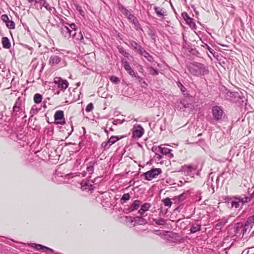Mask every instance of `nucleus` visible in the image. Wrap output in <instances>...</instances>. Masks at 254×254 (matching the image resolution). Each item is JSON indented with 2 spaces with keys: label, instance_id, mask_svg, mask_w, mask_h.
Wrapping results in <instances>:
<instances>
[{
  "label": "nucleus",
  "instance_id": "f257e3e1",
  "mask_svg": "<svg viewBox=\"0 0 254 254\" xmlns=\"http://www.w3.org/2000/svg\"><path fill=\"white\" fill-rule=\"evenodd\" d=\"M223 108L219 106H215L212 109V114L213 119L217 121H220L222 119L224 115Z\"/></svg>",
  "mask_w": 254,
  "mask_h": 254
},
{
  "label": "nucleus",
  "instance_id": "f03ea898",
  "mask_svg": "<svg viewBox=\"0 0 254 254\" xmlns=\"http://www.w3.org/2000/svg\"><path fill=\"white\" fill-rule=\"evenodd\" d=\"M55 124L64 125L65 124V120L64 117V112L62 110L57 111L54 114Z\"/></svg>",
  "mask_w": 254,
  "mask_h": 254
},
{
  "label": "nucleus",
  "instance_id": "7ed1b4c3",
  "mask_svg": "<svg viewBox=\"0 0 254 254\" xmlns=\"http://www.w3.org/2000/svg\"><path fill=\"white\" fill-rule=\"evenodd\" d=\"M162 173V170L160 168L153 169L144 174L145 179L150 181L153 178H156Z\"/></svg>",
  "mask_w": 254,
  "mask_h": 254
},
{
  "label": "nucleus",
  "instance_id": "20e7f679",
  "mask_svg": "<svg viewBox=\"0 0 254 254\" xmlns=\"http://www.w3.org/2000/svg\"><path fill=\"white\" fill-rule=\"evenodd\" d=\"M54 82L62 90L66 89L68 86V82L60 77H55L54 79Z\"/></svg>",
  "mask_w": 254,
  "mask_h": 254
},
{
  "label": "nucleus",
  "instance_id": "39448f33",
  "mask_svg": "<svg viewBox=\"0 0 254 254\" xmlns=\"http://www.w3.org/2000/svg\"><path fill=\"white\" fill-rule=\"evenodd\" d=\"M144 133V129L140 125L134 127L132 131V137L134 138H140Z\"/></svg>",
  "mask_w": 254,
  "mask_h": 254
},
{
  "label": "nucleus",
  "instance_id": "423d86ee",
  "mask_svg": "<svg viewBox=\"0 0 254 254\" xmlns=\"http://www.w3.org/2000/svg\"><path fill=\"white\" fill-rule=\"evenodd\" d=\"M151 207V204L149 203H144L141 207V208L138 210V213L140 214V216L136 217L135 219H142V216L146 211H148L150 207Z\"/></svg>",
  "mask_w": 254,
  "mask_h": 254
},
{
  "label": "nucleus",
  "instance_id": "0eeeda50",
  "mask_svg": "<svg viewBox=\"0 0 254 254\" xmlns=\"http://www.w3.org/2000/svg\"><path fill=\"white\" fill-rule=\"evenodd\" d=\"M122 11L123 14L127 16L131 22H132L135 25L137 23V20L129 11L126 8H123Z\"/></svg>",
  "mask_w": 254,
  "mask_h": 254
},
{
  "label": "nucleus",
  "instance_id": "6e6552de",
  "mask_svg": "<svg viewBox=\"0 0 254 254\" xmlns=\"http://www.w3.org/2000/svg\"><path fill=\"white\" fill-rule=\"evenodd\" d=\"M131 48L136 53L140 54L143 50V48L137 43L134 41L130 42Z\"/></svg>",
  "mask_w": 254,
  "mask_h": 254
},
{
  "label": "nucleus",
  "instance_id": "1a4fd4ad",
  "mask_svg": "<svg viewBox=\"0 0 254 254\" xmlns=\"http://www.w3.org/2000/svg\"><path fill=\"white\" fill-rule=\"evenodd\" d=\"M61 58L57 55L52 56L49 59V64L53 66L58 64L61 62Z\"/></svg>",
  "mask_w": 254,
  "mask_h": 254
},
{
  "label": "nucleus",
  "instance_id": "9d476101",
  "mask_svg": "<svg viewBox=\"0 0 254 254\" xmlns=\"http://www.w3.org/2000/svg\"><path fill=\"white\" fill-rule=\"evenodd\" d=\"M124 67L126 70L127 71L128 74L131 76L135 77V74L134 71L132 70L130 66L129 65L128 63L126 61L123 63Z\"/></svg>",
  "mask_w": 254,
  "mask_h": 254
},
{
  "label": "nucleus",
  "instance_id": "9b49d317",
  "mask_svg": "<svg viewBox=\"0 0 254 254\" xmlns=\"http://www.w3.org/2000/svg\"><path fill=\"white\" fill-rule=\"evenodd\" d=\"M141 202L138 200H134L129 208L130 211H133L137 210L140 206Z\"/></svg>",
  "mask_w": 254,
  "mask_h": 254
},
{
  "label": "nucleus",
  "instance_id": "f8f14e48",
  "mask_svg": "<svg viewBox=\"0 0 254 254\" xmlns=\"http://www.w3.org/2000/svg\"><path fill=\"white\" fill-rule=\"evenodd\" d=\"M154 10L158 16L162 17L167 14V12L164 8L156 7Z\"/></svg>",
  "mask_w": 254,
  "mask_h": 254
},
{
  "label": "nucleus",
  "instance_id": "ddd939ff",
  "mask_svg": "<svg viewBox=\"0 0 254 254\" xmlns=\"http://www.w3.org/2000/svg\"><path fill=\"white\" fill-rule=\"evenodd\" d=\"M61 29H62V33H64V32H68L67 35H66V38H69L71 35L72 36V34H72V30H71L67 26L64 25L63 27L61 28Z\"/></svg>",
  "mask_w": 254,
  "mask_h": 254
},
{
  "label": "nucleus",
  "instance_id": "4468645a",
  "mask_svg": "<svg viewBox=\"0 0 254 254\" xmlns=\"http://www.w3.org/2000/svg\"><path fill=\"white\" fill-rule=\"evenodd\" d=\"M2 44L3 47L5 49H8L11 46L9 40L7 37H3L2 38Z\"/></svg>",
  "mask_w": 254,
  "mask_h": 254
},
{
  "label": "nucleus",
  "instance_id": "2eb2a0df",
  "mask_svg": "<svg viewBox=\"0 0 254 254\" xmlns=\"http://www.w3.org/2000/svg\"><path fill=\"white\" fill-rule=\"evenodd\" d=\"M201 226L197 223H195L192 225L190 231L191 233H194L200 230Z\"/></svg>",
  "mask_w": 254,
  "mask_h": 254
},
{
  "label": "nucleus",
  "instance_id": "dca6fc26",
  "mask_svg": "<svg viewBox=\"0 0 254 254\" xmlns=\"http://www.w3.org/2000/svg\"><path fill=\"white\" fill-rule=\"evenodd\" d=\"M140 55L143 56L149 62H152L153 60V57L144 50Z\"/></svg>",
  "mask_w": 254,
  "mask_h": 254
},
{
  "label": "nucleus",
  "instance_id": "f3484780",
  "mask_svg": "<svg viewBox=\"0 0 254 254\" xmlns=\"http://www.w3.org/2000/svg\"><path fill=\"white\" fill-rule=\"evenodd\" d=\"M182 16L188 24H190L192 23V19L189 16L187 12L183 13Z\"/></svg>",
  "mask_w": 254,
  "mask_h": 254
},
{
  "label": "nucleus",
  "instance_id": "a211bd4d",
  "mask_svg": "<svg viewBox=\"0 0 254 254\" xmlns=\"http://www.w3.org/2000/svg\"><path fill=\"white\" fill-rule=\"evenodd\" d=\"M33 99L36 104H39L42 102V96L39 93H36L34 95Z\"/></svg>",
  "mask_w": 254,
  "mask_h": 254
},
{
  "label": "nucleus",
  "instance_id": "6ab92c4d",
  "mask_svg": "<svg viewBox=\"0 0 254 254\" xmlns=\"http://www.w3.org/2000/svg\"><path fill=\"white\" fill-rule=\"evenodd\" d=\"M119 52L126 57L128 58L129 54L126 52L124 48L121 46H118Z\"/></svg>",
  "mask_w": 254,
  "mask_h": 254
},
{
  "label": "nucleus",
  "instance_id": "aec40b11",
  "mask_svg": "<svg viewBox=\"0 0 254 254\" xmlns=\"http://www.w3.org/2000/svg\"><path fill=\"white\" fill-rule=\"evenodd\" d=\"M113 144V142H112L111 140L109 139L108 141L103 142L102 143V146L105 149L108 148Z\"/></svg>",
  "mask_w": 254,
  "mask_h": 254
},
{
  "label": "nucleus",
  "instance_id": "412c9836",
  "mask_svg": "<svg viewBox=\"0 0 254 254\" xmlns=\"http://www.w3.org/2000/svg\"><path fill=\"white\" fill-rule=\"evenodd\" d=\"M113 144V142H112L111 140L109 139L108 141L103 142L102 143V146L105 149L108 148Z\"/></svg>",
  "mask_w": 254,
  "mask_h": 254
},
{
  "label": "nucleus",
  "instance_id": "4be33fe9",
  "mask_svg": "<svg viewBox=\"0 0 254 254\" xmlns=\"http://www.w3.org/2000/svg\"><path fill=\"white\" fill-rule=\"evenodd\" d=\"M162 201L163 202L164 205L166 206L170 207L172 204V202L169 197H167L166 198L162 199Z\"/></svg>",
  "mask_w": 254,
  "mask_h": 254
},
{
  "label": "nucleus",
  "instance_id": "5701e85b",
  "mask_svg": "<svg viewBox=\"0 0 254 254\" xmlns=\"http://www.w3.org/2000/svg\"><path fill=\"white\" fill-rule=\"evenodd\" d=\"M5 23H6V26L8 28L11 29H15V23L13 21L9 20Z\"/></svg>",
  "mask_w": 254,
  "mask_h": 254
},
{
  "label": "nucleus",
  "instance_id": "b1692460",
  "mask_svg": "<svg viewBox=\"0 0 254 254\" xmlns=\"http://www.w3.org/2000/svg\"><path fill=\"white\" fill-rule=\"evenodd\" d=\"M72 37L73 38H75L79 41H80L81 42H82V40H83V36L81 33V32H79V33L77 35L76 33L74 32L72 34Z\"/></svg>",
  "mask_w": 254,
  "mask_h": 254
},
{
  "label": "nucleus",
  "instance_id": "393cba45",
  "mask_svg": "<svg viewBox=\"0 0 254 254\" xmlns=\"http://www.w3.org/2000/svg\"><path fill=\"white\" fill-rule=\"evenodd\" d=\"M35 248L37 250H42L44 252H46V251L47 250H49V251H52L51 249L49 248H48L47 247H45V246H43L41 245H36V247H35Z\"/></svg>",
  "mask_w": 254,
  "mask_h": 254
},
{
  "label": "nucleus",
  "instance_id": "a878e982",
  "mask_svg": "<svg viewBox=\"0 0 254 254\" xmlns=\"http://www.w3.org/2000/svg\"><path fill=\"white\" fill-rule=\"evenodd\" d=\"M159 149L162 154H164L165 155L169 154L171 152V151H172L171 149H169L166 147H159Z\"/></svg>",
  "mask_w": 254,
  "mask_h": 254
},
{
  "label": "nucleus",
  "instance_id": "bb28decb",
  "mask_svg": "<svg viewBox=\"0 0 254 254\" xmlns=\"http://www.w3.org/2000/svg\"><path fill=\"white\" fill-rule=\"evenodd\" d=\"M124 137H125V136H112L110 139L111 140L112 142H113V143L114 144L117 141H118L120 139L124 138Z\"/></svg>",
  "mask_w": 254,
  "mask_h": 254
},
{
  "label": "nucleus",
  "instance_id": "cd10ccee",
  "mask_svg": "<svg viewBox=\"0 0 254 254\" xmlns=\"http://www.w3.org/2000/svg\"><path fill=\"white\" fill-rule=\"evenodd\" d=\"M254 223V217H250L249 218L247 223L245 224V226H249L251 227H252V224Z\"/></svg>",
  "mask_w": 254,
  "mask_h": 254
},
{
  "label": "nucleus",
  "instance_id": "c85d7f7f",
  "mask_svg": "<svg viewBox=\"0 0 254 254\" xmlns=\"http://www.w3.org/2000/svg\"><path fill=\"white\" fill-rule=\"evenodd\" d=\"M110 80L114 83H118L120 82L119 78L115 76H111L110 78Z\"/></svg>",
  "mask_w": 254,
  "mask_h": 254
},
{
  "label": "nucleus",
  "instance_id": "c756f323",
  "mask_svg": "<svg viewBox=\"0 0 254 254\" xmlns=\"http://www.w3.org/2000/svg\"><path fill=\"white\" fill-rule=\"evenodd\" d=\"M94 108L93 104L92 103H90L87 105L86 108V111L87 112H89L91 111Z\"/></svg>",
  "mask_w": 254,
  "mask_h": 254
},
{
  "label": "nucleus",
  "instance_id": "7c9ffc66",
  "mask_svg": "<svg viewBox=\"0 0 254 254\" xmlns=\"http://www.w3.org/2000/svg\"><path fill=\"white\" fill-rule=\"evenodd\" d=\"M129 198H130V195L129 194V193H127L124 194V195L122 196V200H123L124 201H127V200H129Z\"/></svg>",
  "mask_w": 254,
  "mask_h": 254
},
{
  "label": "nucleus",
  "instance_id": "2f4dec72",
  "mask_svg": "<svg viewBox=\"0 0 254 254\" xmlns=\"http://www.w3.org/2000/svg\"><path fill=\"white\" fill-rule=\"evenodd\" d=\"M1 19L5 23L9 20L8 16L6 14L2 15L1 16Z\"/></svg>",
  "mask_w": 254,
  "mask_h": 254
},
{
  "label": "nucleus",
  "instance_id": "473e14b6",
  "mask_svg": "<svg viewBox=\"0 0 254 254\" xmlns=\"http://www.w3.org/2000/svg\"><path fill=\"white\" fill-rule=\"evenodd\" d=\"M178 86L180 88L181 90L183 92H185L186 91V88L183 85V84L181 82H178L177 83Z\"/></svg>",
  "mask_w": 254,
  "mask_h": 254
},
{
  "label": "nucleus",
  "instance_id": "72a5a7b5",
  "mask_svg": "<svg viewBox=\"0 0 254 254\" xmlns=\"http://www.w3.org/2000/svg\"><path fill=\"white\" fill-rule=\"evenodd\" d=\"M86 170L88 172L90 173H92L94 170V166L93 165H90L89 166H87L86 168Z\"/></svg>",
  "mask_w": 254,
  "mask_h": 254
},
{
  "label": "nucleus",
  "instance_id": "f704fd0d",
  "mask_svg": "<svg viewBox=\"0 0 254 254\" xmlns=\"http://www.w3.org/2000/svg\"><path fill=\"white\" fill-rule=\"evenodd\" d=\"M67 25H68L70 27L71 30L75 31L76 28V26L74 23L68 24L66 23Z\"/></svg>",
  "mask_w": 254,
  "mask_h": 254
},
{
  "label": "nucleus",
  "instance_id": "c9c22d12",
  "mask_svg": "<svg viewBox=\"0 0 254 254\" xmlns=\"http://www.w3.org/2000/svg\"><path fill=\"white\" fill-rule=\"evenodd\" d=\"M232 206L236 208H238L239 206V202L232 201Z\"/></svg>",
  "mask_w": 254,
  "mask_h": 254
},
{
  "label": "nucleus",
  "instance_id": "e433bc0d",
  "mask_svg": "<svg viewBox=\"0 0 254 254\" xmlns=\"http://www.w3.org/2000/svg\"><path fill=\"white\" fill-rule=\"evenodd\" d=\"M13 110L14 111L17 112L19 110V107L15 105L13 107Z\"/></svg>",
  "mask_w": 254,
  "mask_h": 254
},
{
  "label": "nucleus",
  "instance_id": "4c0bfd02",
  "mask_svg": "<svg viewBox=\"0 0 254 254\" xmlns=\"http://www.w3.org/2000/svg\"><path fill=\"white\" fill-rule=\"evenodd\" d=\"M152 70L153 71V74H156V75L158 74V71L156 69L153 68Z\"/></svg>",
  "mask_w": 254,
  "mask_h": 254
},
{
  "label": "nucleus",
  "instance_id": "58836bf2",
  "mask_svg": "<svg viewBox=\"0 0 254 254\" xmlns=\"http://www.w3.org/2000/svg\"><path fill=\"white\" fill-rule=\"evenodd\" d=\"M68 32H64V33H63V34L64 35V36L66 38V35H67Z\"/></svg>",
  "mask_w": 254,
  "mask_h": 254
},
{
  "label": "nucleus",
  "instance_id": "ea45409f",
  "mask_svg": "<svg viewBox=\"0 0 254 254\" xmlns=\"http://www.w3.org/2000/svg\"><path fill=\"white\" fill-rule=\"evenodd\" d=\"M137 78L139 80V81H141L142 79V78L139 76H137Z\"/></svg>",
  "mask_w": 254,
  "mask_h": 254
},
{
  "label": "nucleus",
  "instance_id": "a19ab883",
  "mask_svg": "<svg viewBox=\"0 0 254 254\" xmlns=\"http://www.w3.org/2000/svg\"><path fill=\"white\" fill-rule=\"evenodd\" d=\"M142 84L144 85H147V83L145 81H143L142 82Z\"/></svg>",
  "mask_w": 254,
  "mask_h": 254
}]
</instances>
